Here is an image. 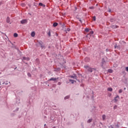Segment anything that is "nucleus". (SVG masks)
Here are the masks:
<instances>
[{
    "label": "nucleus",
    "mask_w": 128,
    "mask_h": 128,
    "mask_svg": "<svg viewBox=\"0 0 128 128\" xmlns=\"http://www.w3.org/2000/svg\"><path fill=\"white\" fill-rule=\"evenodd\" d=\"M84 68L86 69H87V70L88 72H92V70H94V68L88 66L86 65L84 66Z\"/></svg>",
    "instance_id": "obj_1"
},
{
    "label": "nucleus",
    "mask_w": 128,
    "mask_h": 128,
    "mask_svg": "<svg viewBox=\"0 0 128 128\" xmlns=\"http://www.w3.org/2000/svg\"><path fill=\"white\" fill-rule=\"evenodd\" d=\"M20 22L22 24H27L28 22V20H23L20 21Z\"/></svg>",
    "instance_id": "obj_2"
},
{
    "label": "nucleus",
    "mask_w": 128,
    "mask_h": 128,
    "mask_svg": "<svg viewBox=\"0 0 128 128\" xmlns=\"http://www.w3.org/2000/svg\"><path fill=\"white\" fill-rule=\"evenodd\" d=\"M119 98H120V96H118V95H117L114 98V100L115 102H116L118 100Z\"/></svg>",
    "instance_id": "obj_3"
},
{
    "label": "nucleus",
    "mask_w": 128,
    "mask_h": 128,
    "mask_svg": "<svg viewBox=\"0 0 128 128\" xmlns=\"http://www.w3.org/2000/svg\"><path fill=\"white\" fill-rule=\"evenodd\" d=\"M58 78H51L50 79V80H53V82H56V80Z\"/></svg>",
    "instance_id": "obj_4"
},
{
    "label": "nucleus",
    "mask_w": 128,
    "mask_h": 128,
    "mask_svg": "<svg viewBox=\"0 0 128 128\" xmlns=\"http://www.w3.org/2000/svg\"><path fill=\"white\" fill-rule=\"evenodd\" d=\"M10 18L8 17L6 18V22H8V24H10Z\"/></svg>",
    "instance_id": "obj_5"
},
{
    "label": "nucleus",
    "mask_w": 128,
    "mask_h": 128,
    "mask_svg": "<svg viewBox=\"0 0 128 128\" xmlns=\"http://www.w3.org/2000/svg\"><path fill=\"white\" fill-rule=\"evenodd\" d=\"M23 60H30V58H29L23 57Z\"/></svg>",
    "instance_id": "obj_6"
},
{
    "label": "nucleus",
    "mask_w": 128,
    "mask_h": 128,
    "mask_svg": "<svg viewBox=\"0 0 128 128\" xmlns=\"http://www.w3.org/2000/svg\"><path fill=\"white\" fill-rule=\"evenodd\" d=\"M114 70H112V69L108 70V72H110V74H112Z\"/></svg>",
    "instance_id": "obj_7"
},
{
    "label": "nucleus",
    "mask_w": 128,
    "mask_h": 128,
    "mask_svg": "<svg viewBox=\"0 0 128 128\" xmlns=\"http://www.w3.org/2000/svg\"><path fill=\"white\" fill-rule=\"evenodd\" d=\"M108 92H112V88H108Z\"/></svg>",
    "instance_id": "obj_8"
},
{
    "label": "nucleus",
    "mask_w": 128,
    "mask_h": 128,
    "mask_svg": "<svg viewBox=\"0 0 128 128\" xmlns=\"http://www.w3.org/2000/svg\"><path fill=\"white\" fill-rule=\"evenodd\" d=\"M34 36H36V33H34V32H32L31 34V36H32V38H34Z\"/></svg>",
    "instance_id": "obj_9"
},
{
    "label": "nucleus",
    "mask_w": 128,
    "mask_h": 128,
    "mask_svg": "<svg viewBox=\"0 0 128 128\" xmlns=\"http://www.w3.org/2000/svg\"><path fill=\"white\" fill-rule=\"evenodd\" d=\"M58 23L57 22H54V24H53V26H54V28H56V26H58Z\"/></svg>",
    "instance_id": "obj_10"
},
{
    "label": "nucleus",
    "mask_w": 128,
    "mask_h": 128,
    "mask_svg": "<svg viewBox=\"0 0 128 128\" xmlns=\"http://www.w3.org/2000/svg\"><path fill=\"white\" fill-rule=\"evenodd\" d=\"M102 120H106V116L104 114L102 115Z\"/></svg>",
    "instance_id": "obj_11"
},
{
    "label": "nucleus",
    "mask_w": 128,
    "mask_h": 128,
    "mask_svg": "<svg viewBox=\"0 0 128 128\" xmlns=\"http://www.w3.org/2000/svg\"><path fill=\"white\" fill-rule=\"evenodd\" d=\"M39 6H46L42 4V3H39Z\"/></svg>",
    "instance_id": "obj_12"
},
{
    "label": "nucleus",
    "mask_w": 128,
    "mask_h": 128,
    "mask_svg": "<svg viewBox=\"0 0 128 128\" xmlns=\"http://www.w3.org/2000/svg\"><path fill=\"white\" fill-rule=\"evenodd\" d=\"M118 28V26H112V28Z\"/></svg>",
    "instance_id": "obj_13"
},
{
    "label": "nucleus",
    "mask_w": 128,
    "mask_h": 128,
    "mask_svg": "<svg viewBox=\"0 0 128 128\" xmlns=\"http://www.w3.org/2000/svg\"><path fill=\"white\" fill-rule=\"evenodd\" d=\"M85 32H90V30L88 28H86L85 29Z\"/></svg>",
    "instance_id": "obj_14"
},
{
    "label": "nucleus",
    "mask_w": 128,
    "mask_h": 128,
    "mask_svg": "<svg viewBox=\"0 0 128 128\" xmlns=\"http://www.w3.org/2000/svg\"><path fill=\"white\" fill-rule=\"evenodd\" d=\"M92 119H89V120H88L87 122H88V124H90V122H92Z\"/></svg>",
    "instance_id": "obj_15"
},
{
    "label": "nucleus",
    "mask_w": 128,
    "mask_h": 128,
    "mask_svg": "<svg viewBox=\"0 0 128 128\" xmlns=\"http://www.w3.org/2000/svg\"><path fill=\"white\" fill-rule=\"evenodd\" d=\"M14 38H18V34L15 33V34H14Z\"/></svg>",
    "instance_id": "obj_16"
},
{
    "label": "nucleus",
    "mask_w": 128,
    "mask_h": 128,
    "mask_svg": "<svg viewBox=\"0 0 128 128\" xmlns=\"http://www.w3.org/2000/svg\"><path fill=\"white\" fill-rule=\"evenodd\" d=\"M69 82H71L72 84H74V80H70Z\"/></svg>",
    "instance_id": "obj_17"
},
{
    "label": "nucleus",
    "mask_w": 128,
    "mask_h": 128,
    "mask_svg": "<svg viewBox=\"0 0 128 128\" xmlns=\"http://www.w3.org/2000/svg\"><path fill=\"white\" fill-rule=\"evenodd\" d=\"M118 92H119V94H122V90L120 89V90H118Z\"/></svg>",
    "instance_id": "obj_18"
},
{
    "label": "nucleus",
    "mask_w": 128,
    "mask_h": 128,
    "mask_svg": "<svg viewBox=\"0 0 128 128\" xmlns=\"http://www.w3.org/2000/svg\"><path fill=\"white\" fill-rule=\"evenodd\" d=\"M70 78H76V76H70Z\"/></svg>",
    "instance_id": "obj_19"
},
{
    "label": "nucleus",
    "mask_w": 128,
    "mask_h": 128,
    "mask_svg": "<svg viewBox=\"0 0 128 128\" xmlns=\"http://www.w3.org/2000/svg\"><path fill=\"white\" fill-rule=\"evenodd\" d=\"M68 98H70V96H66L64 98V100H68Z\"/></svg>",
    "instance_id": "obj_20"
},
{
    "label": "nucleus",
    "mask_w": 128,
    "mask_h": 128,
    "mask_svg": "<svg viewBox=\"0 0 128 128\" xmlns=\"http://www.w3.org/2000/svg\"><path fill=\"white\" fill-rule=\"evenodd\" d=\"M92 20H93L96 21V16H94L92 17Z\"/></svg>",
    "instance_id": "obj_21"
},
{
    "label": "nucleus",
    "mask_w": 128,
    "mask_h": 128,
    "mask_svg": "<svg viewBox=\"0 0 128 128\" xmlns=\"http://www.w3.org/2000/svg\"><path fill=\"white\" fill-rule=\"evenodd\" d=\"M39 44H40V46L42 45V44H44V43H43L42 42V41H40V42H39Z\"/></svg>",
    "instance_id": "obj_22"
},
{
    "label": "nucleus",
    "mask_w": 128,
    "mask_h": 128,
    "mask_svg": "<svg viewBox=\"0 0 128 128\" xmlns=\"http://www.w3.org/2000/svg\"><path fill=\"white\" fill-rule=\"evenodd\" d=\"M40 46L42 48H44V46L43 45V44H41Z\"/></svg>",
    "instance_id": "obj_23"
},
{
    "label": "nucleus",
    "mask_w": 128,
    "mask_h": 128,
    "mask_svg": "<svg viewBox=\"0 0 128 128\" xmlns=\"http://www.w3.org/2000/svg\"><path fill=\"white\" fill-rule=\"evenodd\" d=\"M21 6H25L26 4H24V3H22V4H21Z\"/></svg>",
    "instance_id": "obj_24"
},
{
    "label": "nucleus",
    "mask_w": 128,
    "mask_h": 128,
    "mask_svg": "<svg viewBox=\"0 0 128 128\" xmlns=\"http://www.w3.org/2000/svg\"><path fill=\"white\" fill-rule=\"evenodd\" d=\"M28 76H31V74H30V73H28Z\"/></svg>",
    "instance_id": "obj_25"
},
{
    "label": "nucleus",
    "mask_w": 128,
    "mask_h": 128,
    "mask_svg": "<svg viewBox=\"0 0 128 128\" xmlns=\"http://www.w3.org/2000/svg\"><path fill=\"white\" fill-rule=\"evenodd\" d=\"M48 36H50V32H48Z\"/></svg>",
    "instance_id": "obj_26"
},
{
    "label": "nucleus",
    "mask_w": 128,
    "mask_h": 128,
    "mask_svg": "<svg viewBox=\"0 0 128 128\" xmlns=\"http://www.w3.org/2000/svg\"><path fill=\"white\" fill-rule=\"evenodd\" d=\"M114 48H118V45L116 44H115Z\"/></svg>",
    "instance_id": "obj_27"
},
{
    "label": "nucleus",
    "mask_w": 128,
    "mask_h": 128,
    "mask_svg": "<svg viewBox=\"0 0 128 128\" xmlns=\"http://www.w3.org/2000/svg\"><path fill=\"white\" fill-rule=\"evenodd\" d=\"M90 34H94V31H91V32H90Z\"/></svg>",
    "instance_id": "obj_28"
},
{
    "label": "nucleus",
    "mask_w": 128,
    "mask_h": 128,
    "mask_svg": "<svg viewBox=\"0 0 128 128\" xmlns=\"http://www.w3.org/2000/svg\"><path fill=\"white\" fill-rule=\"evenodd\" d=\"M108 12H110L111 10H108Z\"/></svg>",
    "instance_id": "obj_29"
},
{
    "label": "nucleus",
    "mask_w": 128,
    "mask_h": 128,
    "mask_svg": "<svg viewBox=\"0 0 128 128\" xmlns=\"http://www.w3.org/2000/svg\"><path fill=\"white\" fill-rule=\"evenodd\" d=\"M116 108V106H114V108Z\"/></svg>",
    "instance_id": "obj_30"
},
{
    "label": "nucleus",
    "mask_w": 128,
    "mask_h": 128,
    "mask_svg": "<svg viewBox=\"0 0 128 128\" xmlns=\"http://www.w3.org/2000/svg\"><path fill=\"white\" fill-rule=\"evenodd\" d=\"M126 90V88H124V90Z\"/></svg>",
    "instance_id": "obj_31"
},
{
    "label": "nucleus",
    "mask_w": 128,
    "mask_h": 128,
    "mask_svg": "<svg viewBox=\"0 0 128 128\" xmlns=\"http://www.w3.org/2000/svg\"><path fill=\"white\" fill-rule=\"evenodd\" d=\"M90 8H92V7H90Z\"/></svg>",
    "instance_id": "obj_32"
},
{
    "label": "nucleus",
    "mask_w": 128,
    "mask_h": 128,
    "mask_svg": "<svg viewBox=\"0 0 128 128\" xmlns=\"http://www.w3.org/2000/svg\"><path fill=\"white\" fill-rule=\"evenodd\" d=\"M80 22H82V20H80Z\"/></svg>",
    "instance_id": "obj_33"
},
{
    "label": "nucleus",
    "mask_w": 128,
    "mask_h": 128,
    "mask_svg": "<svg viewBox=\"0 0 128 128\" xmlns=\"http://www.w3.org/2000/svg\"><path fill=\"white\" fill-rule=\"evenodd\" d=\"M44 126H46V124H44Z\"/></svg>",
    "instance_id": "obj_34"
}]
</instances>
